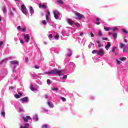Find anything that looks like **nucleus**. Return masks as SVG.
<instances>
[{
    "instance_id": "obj_1",
    "label": "nucleus",
    "mask_w": 128,
    "mask_h": 128,
    "mask_svg": "<svg viewBox=\"0 0 128 128\" xmlns=\"http://www.w3.org/2000/svg\"><path fill=\"white\" fill-rule=\"evenodd\" d=\"M46 74H54V76H62V71H60L58 70H52L50 72H46Z\"/></svg>"
},
{
    "instance_id": "obj_2",
    "label": "nucleus",
    "mask_w": 128,
    "mask_h": 128,
    "mask_svg": "<svg viewBox=\"0 0 128 128\" xmlns=\"http://www.w3.org/2000/svg\"><path fill=\"white\" fill-rule=\"evenodd\" d=\"M54 14L56 20H58L60 18V14L58 11H56V10L54 11Z\"/></svg>"
},
{
    "instance_id": "obj_3",
    "label": "nucleus",
    "mask_w": 128,
    "mask_h": 128,
    "mask_svg": "<svg viewBox=\"0 0 128 128\" xmlns=\"http://www.w3.org/2000/svg\"><path fill=\"white\" fill-rule=\"evenodd\" d=\"M24 38L26 40V42H30V34H24Z\"/></svg>"
},
{
    "instance_id": "obj_4",
    "label": "nucleus",
    "mask_w": 128,
    "mask_h": 128,
    "mask_svg": "<svg viewBox=\"0 0 128 128\" xmlns=\"http://www.w3.org/2000/svg\"><path fill=\"white\" fill-rule=\"evenodd\" d=\"M22 120L25 122H28V120H32V118L30 116H28L26 117H22Z\"/></svg>"
},
{
    "instance_id": "obj_5",
    "label": "nucleus",
    "mask_w": 128,
    "mask_h": 128,
    "mask_svg": "<svg viewBox=\"0 0 128 128\" xmlns=\"http://www.w3.org/2000/svg\"><path fill=\"white\" fill-rule=\"evenodd\" d=\"M22 12L24 14H26V16H28V12L26 11V7L24 5H22Z\"/></svg>"
},
{
    "instance_id": "obj_6",
    "label": "nucleus",
    "mask_w": 128,
    "mask_h": 128,
    "mask_svg": "<svg viewBox=\"0 0 128 128\" xmlns=\"http://www.w3.org/2000/svg\"><path fill=\"white\" fill-rule=\"evenodd\" d=\"M98 56H103L104 54V49H100L98 52Z\"/></svg>"
},
{
    "instance_id": "obj_7",
    "label": "nucleus",
    "mask_w": 128,
    "mask_h": 128,
    "mask_svg": "<svg viewBox=\"0 0 128 128\" xmlns=\"http://www.w3.org/2000/svg\"><path fill=\"white\" fill-rule=\"evenodd\" d=\"M76 16L78 17V20H82V18H84V16L77 12L76 14Z\"/></svg>"
},
{
    "instance_id": "obj_8",
    "label": "nucleus",
    "mask_w": 128,
    "mask_h": 128,
    "mask_svg": "<svg viewBox=\"0 0 128 128\" xmlns=\"http://www.w3.org/2000/svg\"><path fill=\"white\" fill-rule=\"evenodd\" d=\"M120 48H122V50H126V46L123 43H120Z\"/></svg>"
},
{
    "instance_id": "obj_9",
    "label": "nucleus",
    "mask_w": 128,
    "mask_h": 128,
    "mask_svg": "<svg viewBox=\"0 0 128 128\" xmlns=\"http://www.w3.org/2000/svg\"><path fill=\"white\" fill-rule=\"evenodd\" d=\"M39 8H44V10H46V8H48V7H46V4L42 5V4H40L39 5Z\"/></svg>"
},
{
    "instance_id": "obj_10",
    "label": "nucleus",
    "mask_w": 128,
    "mask_h": 128,
    "mask_svg": "<svg viewBox=\"0 0 128 128\" xmlns=\"http://www.w3.org/2000/svg\"><path fill=\"white\" fill-rule=\"evenodd\" d=\"M20 102H28V98L25 97L24 98H22L20 100Z\"/></svg>"
},
{
    "instance_id": "obj_11",
    "label": "nucleus",
    "mask_w": 128,
    "mask_h": 128,
    "mask_svg": "<svg viewBox=\"0 0 128 128\" xmlns=\"http://www.w3.org/2000/svg\"><path fill=\"white\" fill-rule=\"evenodd\" d=\"M22 96V93H18V94L14 95V98H20Z\"/></svg>"
},
{
    "instance_id": "obj_12",
    "label": "nucleus",
    "mask_w": 128,
    "mask_h": 128,
    "mask_svg": "<svg viewBox=\"0 0 128 128\" xmlns=\"http://www.w3.org/2000/svg\"><path fill=\"white\" fill-rule=\"evenodd\" d=\"M10 64L14 66H16V64H18V62L17 60L11 61L10 62Z\"/></svg>"
},
{
    "instance_id": "obj_13",
    "label": "nucleus",
    "mask_w": 128,
    "mask_h": 128,
    "mask_svg": "<svg viewBox=\"0 0 128 128\" xmlns=\"http://www.w3.org/2000/svg\"><path fill=\"white\" fill-rule=\"evenodd\" d=\"M30 128V124H23V126H20V128Z\"/></svg>"
},
{
    "instance_id": "obj_14",
    "label": "nucleus",
    "mask_w": 128,
    "mask_h": 128,
    "mask_svg": "<svg viewBox=\"0 0 128 128\" xmlns=\"http://www.w3.org/2000/svg\"><path fill=\"white\" fill-rule=\"evenodd\" d=\"M68 24L70 25V26H72V24H74V21H72V19H69L68 20Z\"/></svg>"
},
{
    "instance_id": "obj_15",
    "label": "nucleus",
    "mask_w": 128,
    "mask_h": 128,
    "mask_svg": "<svg viewBox=\"0 0 128 128\" xmlns=\"http://www.w3.org/2000/svg\"><path fill=\"white\" fill-rule=\"evenodd\" d=\"M112 46V44L110 42L108 43L107 46H106L105 48L106 50H109V48Z\"/></svg>"
},
{
    "instance_id": "obj_16",
    "label": "nucleus",
    "mask_w": 128,
    "mask_h": 128,
    "mask_svg": "<svg viewBox=\"0 0 128 128\" xmlns=\"http://www.w3.org/2000/svg\"><path fill=\"white\" fill-rule=\"evenodd\" d=\"M30 90L32 92H38V89L34 88V86H32L30 87Z\"/></svg>"
},
{
    "instance_id": "obj_17",
    "label": "nucleus",
    "mask_w": 128,
    "mask_h": 128,
    "mask_svg": "<svg viewBox=\"0 0 128 128\" xmlns=\"http://www.w3.org/2000/svg\"><path fill=\"white\" fill-rule=\"evenodd\" d=\"M100 20L99 19V18H96V22H97L96 24H97V26H100Z\"/></svg>"
},
{
    "instance_id": "obj_18",
    "label": "nucleus",
    "mask_w": 128,
    "mask_h": 128,
    "mask_svg": "<svg viewBox=\"0 0 128 128\" xmlns=\"http://www.w3.org/2000/svg\"><path fill=\"white\" fill-rule=\"evenodd\" d=\"M69 52V54H68L67 56L70 57L72 56V50H68Z\"/></svg>"
},
{
    "instance_id": "obj_19",
    "label": "nucleus",
    "mask_w": 128,
    "mask_h": 128,
    "mask_svg": "<svg viewBox=\"0 0 128 128\" xmlns=\"http://www.w3.org/2000/svg\"><path fill=\"white\" fill-rule=\"evenodd\" d=\"M58 4H64V1L62 0H58Z\"/></svg>"
},
{
    "instance_id": "obj_20",
    "label": "nucleus",
    "mask_w": 128,
    "mask_h": 128,
    "mask_svg": "<svg viewBox=\"0 0 128 128\" xmlns=\"http://www.w3.org/2000/svg\"><path fill=\"white\" fill-rule=\"evenodd\" d=\"M122 32H124V34H128V31H126V30L122 29Z\"/></svg>"
},
{
    "instance_id": "obj_21",
    "label": "nucleus",
    "mask_w": 128,
    "mask_h": 128,
    "mask_svg": "<svg viewBox=\"0 0 128 128\" xmlns=\"http://www.w3.org/2000/svg\"><path fill=\"white\" fill-rule=\"evenodd\" d=\"M113 38H114L115 40H116V38H118V34H113Z\"/></svg>"
},
{
    "instance_id": "obj_22",
    "label": "nucleus",
    "mask_w": 128,
    "mask_h": 128,
    "mask_svg": "<svg viewBox=\"0 0 128 128\" xmlns=\"http://www.w3.org/2000/svg\"><path fill=\"white\" fill-rule=\"evenodd\" d=\"M30 12H31V14H34V8H32V6L30 7Z\"/></svg>"
},
{
    "instance_id": "obj_23",
    "label": "nucleus",
    "mask_w": 128,
    "mask_h": 128,
    "mask_svg": "<svg viewBox=\"0 0 128 128\" xmlns=\"http://www.w3.org/2000/svg\"><path fill=\"white\" fill-rule=\"evenodd\" d=\"M116 46H114L112 50V52L114 53L116 52Z\"/></svg>"
},
{
    "instance_id": "obj_24",
    "label": "nucleus",
    "mask_w": 128,
    "mask_h": 128,
    "mask_svg": "<svg viewBox=\"0 0 128 128\" xmlns=\"http://www.w3.org/2000/svg\"><path fill=\"white\" fill-rule=\"evenodd\" d=\"M120 60H122V62L126 60V57H123V58H120Z\"/></svg>"
},
{
    "instance_id": "obj_25",
    "label": "nucleus",
    "mask_w": 128,
    "mask_h": 128,
    "mask_svg": "<svg viewBox=\"0 0 128 128\" xmlns=\"http://www.w3.org/2000/svg\"><path fill=\"white\" fill-rule=\"evenodd\" d=\"M98 51L96 50H94L92 51V53L93 54H98Z\"/></svg>"
},
{
    "instance_id": "obj_26",
    "label": "nucleus",
    "mask_w": 128,
    "mask_h": 128,
    "mask_svg": "<svg viewBox=\"0 0 128 128\" xmlns=\"http://www.w3.org/2000/svg\"><path fill=\"white\" fill-rule=\"evenodd\" d=\"M60 99L62 100V102H66V98H64L61 97Z\"/></svg>"
},
{
    "instance_id": "obj_27",
    "label": "nucleus",
    "mask_w": 128,
    "mask_h": 128,
    "mask_svg": "<svg viewBox=\"0 0 128 128\" xmlns=\"http://www.w3.org/2000/svg\"><path fill=\"white\" fill-rule=\"evenodd\" d=\"M4 45V42L1 41L0 42V49L2 48V46Z\"/></svg>"
},
{
    "instance_id": "obj_28",
    "label": "nucleus",
    "mask_w": 128,
    "mask_h": 128,
    "mask_svg": "<svg viewBox=\"0 0 128 128\" xmlns=\"http://www.w3.org/2000/svg\"><path fill=\"white\" fill-rule=\"evenodd\" d=\"M38 115L36 116V118H35V120L36 122H38Z\"/></svg>"
},
{
    "instance_id": "obj_29",
    "label": "nucleus",
    "mask_w": 128,
    "mask_h": 128,
    "mask_svg": "<svg viewBox=\"0 0 128 128\" xmlns=\"http://www.w3.org/2000/svg\"><path fill=\"white\" fill-rule=\"evenodd\" d=\"M104 28L106 32H108L110 30V28Z\"/></svg>"
},
{
    "instance_id": "obj_30",
    "label": "nucleus",
    "mask_w": 128,
    "mask_h": 128,
    "mask_svg": "<svg viewBox=\"0 0 128 128\" xmlns=\"http://www.w3.org/2000/svg\"><path fill=\"white\" fill-rule=\"evenodd\" d=\"M48 106L50 107V108H54V105L52 104H50V102H48Z\"/></svg>"
},
{
    "instance_id": "obj_31",
    "label": "nucleus",
    "mask_w": 128,
    "mask_h": 128,
    "mask_svg": "<svg viewBox=\"0 0 128 128\" xmlns=\"http://www.w3.org/2000/svg\"><path fill=\"white\" fill-rule=\"evenodd\" d=\"M52 90L54 92H58V88H54L52 89Z\"/></svg>"
},
{
    "instance_id": "obj_32",
    "label": "nucleus",
    "mask_w": 128,
    "mask_h": 128,
    "mask_svg": "<svg viewBox=\"0 0 128 128\" xmlns=\"http://www.w3.org/2000/svg\"><path fill=\"white\" fill-rule=\"evenodd\" d=\"M2 116H4V118H6V112H2Z\"/></svg>"
},
{
    "instance_id": "obj_33",
    "label": "nucleus",
    "mask_w": 128,
    "mask_h": 128,
    "mask_svg": "<svg viewBox=\"0 0 128 128\" xmlns=\"http://www.w3.org/2000/svg\"><path fill=\"white\" fill-rule=\"evenodd\" d=\"M3 12H4V14H6V7H4Z\"/></svg>"
},
{
    "instance_id": "obj_34",
    "label": "nucleus",
    "mask_w": 128,
    "mask_h": 128,
    "mask_svg": "<svg viewBox=\"0 0 128 128\" xmlns=\"http://www.w3.org/2000/svg\"><path fill=\"white\" fill-rule=\"evenodd\" d=\"M59 38H60V36H59V35L56 34V35L55 36V38H56V40H58Z\"/></svg>"
},
{
    "instance_id": "obj_35",
    "label": "nucleus",
    "mask_w": 128,
    "mask_h": 128,
    "mask_svg": "<svg viewBox=\"0 0 128 128\" xmlns=\"http://www.w3.org/2000/svg\"><path fill=\"white\" fill-rule=\"evenodd\" d=\"M102 40H106L108 41V39L106 37H104L102 38Z\"/></svg>"
},
{
    "instance_id": "obj_36",
    "label": "nucleus",
    "mask_w": 128,
    "mask_h": 128,
    "mask_svg": "<svg viewBox=\"0 0 128 128\" xmlns=\"http://www.w3.org/2000/svg\"><path fill=\"white\" fill-rule=\"evenodd\" d=\"M68 78V76L66 75H65L63 76L62 80H66Z\"/></svg>"
},
{
    "instance_id": "obj_37",
    "label": "nucleus",
    "mask_w": 128,
    "mask_h": 128,
    "mask_svg": "<svg viewBox=\"0 0 128 128\" xmlns=\"http://www.w3.org/2000/svg\"><path fill=\"white\" fill-rule=\"evenodd\" d=\"M47 84H52V82H50V80H47Z\"/></svg>"
},
{
    "instance_id": "obj_38",
    "label": "nucleus",
    "mask_w": 128,
    "mask_h": 128,
    "mask_svg": "<svg viewBox=\"0 0 128 128\" xmlns=\"http://www.w3.org/2000/svg\"><path fill=\"white\" fill-rule=\"evenodd\" d=\"M48 38L50 40H52V34H50L48 36Z\"/></svg>"
},
{
    "instance_id": "obj_39",
    "label": "nucleus",
    "mask_w": 128,
    "mask_h": 128,
    "mask_svg": "<svg viewBox=\"0 0 128 128\" xmlns=\"http://www.w3.org/2000/svg\"><path fill=\"white\" fill-rule=\"evenodd\" d=\"M42 24H44V26H46V21L44 20L42 22Z\"/></svg>"
},
{
    "instance_id": "obj_40",
    "label": "nucleus",
    "mask_w": 128,
    "mask_h": 128,
    "mask_svg": "<svg viewBox=\"0 0 128 128\" xmlns=\"http://www.w3.org/2000/svg\"><path fill=\"white\" fill-rule=\"evenodd\" d=\"M6 59L2 60L1 62H0V64H4V62H6Z\"/></svg>"
},
{
    "instance_id": "obj_41",
    "label": "nucleus",
    "mask_w": 128,
    "mask_h": 128,
    "mask_svg": "<svg viewBox=\"0 0 128 128\" xmlns=\"http://www.w3.org/2000/svg\"><path fill=\"white\" fill-rule=\"evenodd\" d=\"M117 60V64H122V62L118 60Z\"/></svg>"
},
{
    "instance_id": "obj_42",
    "label": "nucleus",
    "mask_w": 128,
    "mask_h": 128,
    "mask_svg": "<svg viewBox=\"0 0 128 128\" xmlns=\"http://www.w3.org/2000/svg\"><path fill=\"white\" fill-rule=\"evenodd\" d=\"M42 128H48V125H44Z\"/></svg>"
},
{
    "instance_id": "obj_43",
    "label": "nucleus",
    "mask_w": 128,
    "mask_h": 128,
    "mask_svg": "<svg viewBox=\"0 0 128 128\" xmlns=\"http://www.w3.org/2000/svg\"><path fill=\"white\" fill-rule=\"evenodd\" d=\"M98 34L100 36H102V33L101 31L99 32Z\"/></svg>"
},
{
    "instance_id": "obj_44",
    "label": "nucleus",
    "mask_w": 128,
    "mask_h": 128,
    "mask_svg": "<svg viewBox=\"0 0 128 128\" xmlns=\"http://www.w3.org/2000/svg\"><path fill=\"white\" fill-rule=\"evenodd\" d=\"M50 20V16H46V20Z\"/></svg>"
},
{
    "instance_id": "obj_45",
    "label": "nucleus",
    "mask_w": 128,
    "mask_h": 128,
    "mask_svg": "<svg viewBox=\"0 0 128 128\" xmlns=\"http://www.w3.org/2000/svg\"><path fill=\"white\" fill-rule=\"evenodd\" d=\"M20 42L22 44H24V40H22L21 38H20Z\"/></svg>"
},
{
    "instance_id": "obj_46",
    "label": "nucleus",
    "mask_w": 128,
    "mask_h": 128,
    "mask_svg": "<svg viewBox=\"0 0 128 128\" xmlns=\"http://www.w3.org/2000/svg\"><path fill=\"white\" fill-rule=\"evenodd\" d=\"M46 16H50V11H48V14Z\"/></svg>"
},
{
    "instance_id": "obj_47",
    "label": "nucleus",
    "mask_w": 128,
    "mask_h": 128,
    "mask_svg": "<svg viewBox=\"0 0 128 128\" xmlns=\"http://www.w3.org/2000/svg\"><path fill=\"white\" fill-rule=\"evenodd\" d=\"M18 30H22V27L20 26H18Z\"/></svg>"
},
{
    "instance_id": "obj_48",
    "label": "nucleus",
    "mask_w": 128,
    "mask_h": 128,
    "mask_svg": "<svg viewBox=\"0 0 128 128\" xmlns=\"http://www.w3.org/2000/svg\"><path fill=\"white\" fill-rule=\"evenodd\" d=\"M90 36L92 38H94V34L92 32L90 33Z\"/></svg>"
},
{
    "instance_id": "obj_49",
    "label": "nucleus",
    "mask_w": 128,
    "mask_h": 128,
    "mask_svg": "<svg viewBox=\"0 0 128 128\" xmlns=\"http://www.w3.org/2000/svg\"><path fill=\"white\" fill-rule=\"evenodd\" d=\"M116 30H118V28H114V29H113V32H116Z\"/></svg>"
},
{
    "instance_id": "obj_50",
    "label": "nucleus",
    "mask_w": 128,
    "mask_h": 128,
    "mask_svg": "<svg viewBox=\"0 0 128 128\" xmlns=\"http://www.w3.org/2000/svg\"><path fill=\"white\" fill-rule=\"evenodd\" d=\"M16 66L14 67V68L13 69V71H12L13 72H16Z\"/></svg>"
},
{
    "instance_id": "obj_51",
    "label": "nucleus",
    "mask_w": 128,
    "mask_h": 128,
    "mask_svg": "<svg viewBox=\"0 0 128 128\" xmlns=\"http://www.w3.org/2000/svg\"><path fill=\"white\" fill-rule=\"evenodd\" d=\"M98 48H102V45L101 44H99L98 46Z\"/></svg>"
},
{
    "instance_id": "obj_52",
    "label": "nucleus",
    "mask_w": 128,
    "mask_h": 128,
    "mask_svg": "<svg viewBox=\"0 0 128 128\" xmlns=\"http://www.w3.org/2000/svg\"><path fill=\"white\" fill-rule=\"evenodd\" d=\"M44 98H48V94H46L44 96Z\"/></svg>"
},
{
    "instance_id": "obj_53",
    "label": "nucleus",
    "mask_w": 128,
    "mask_h": 128,
    "mask_svg": "<svg viewBox=\"0 0 128 128\" xmlns=\"http://www.w3.org/2000/svg\"><path fill=\"white\" fill-rule=\"evenodd\" d=\"M26 28H24L22 30V32H26Z\"/></svg>"
},
{
    "instance_id": "obj_54",
    "label": "nucleus",
    "mask_w": 128,
    "mask_h": 128,
    "mask_svg": "<svg viewBox=\"0 0 128 128\" xmlns=\"http://www.w3.org/2000/svg\"><path fill=\"white\" fill-rule=\"evenodd\" d=\"M10 16H14V12H10Z\"/></svg>"
},
{
    "instance_id": "obj_55",
    "label": "nucleus",
    "mask_w": 128,
    "mask_h": 128,
    "mask_svg": "<svg viewBox=\"0 0 128 128\" xmlns=\"http://www.w3.org/2000/svg\"><path fill=\"white\" fill-rule=\"evenodd\" d=\"M128 40H126V39L124 40V42H125L126 44H128Z\"/></svg>"
},
{
    "instance_id": "obj_56",
    "label": "nucleus",
    "mask_w": 128,
    "mask_h": 128,
    "mask_svg": "<svg viewBox=\"0 0 128 128\" xmlns=\"http://www.w3.org/2000/svg\"><path fill=\"white\" fill-rule=\"evenodd\" d=\"M84 32H82V33L80 34V36H84Z\"/></svg>"
},
{
    "instance_id": "obj_57",
    "label": "nucleus",
    "mask_w": 128,
    "mask_h": 128,
    "mask_svg": "<svg viewBox=\"0 0 128 128\" xmlns=\"http://www.w3.org/2000/svg\"><path fill=\"white\" fill-rule=\"evenodd\" d=\"M34 68H36V70H38V68H40L38 66H35Z\"/></svg>"
},
{
    "instance_id": "obj_58",
    "label": "nucleus",
    "mask_w": 128,
    "mask_h": 128,
    "mask_svg": "<svg viewBox=\"0 0 128 128\" xmlns=\"http://www.w3.org/2000/svg\"><path fill=\"white\" fill-rule=\"evenodd\" d=\"M76 26H78V27L80 26V25L78 23L76 24Z\"/></svg>"
},
{
    "instance_id": "obj_59",
    "label": "nucleus",
    "mask_w": 128,
    "mask_h": 128,
    "mask_svg": "<svg viewBox=\"0 0 128 128\" xmlns=\"http://www.w3.org/2000/svg\"><path fill=\"white\" fill-rule=\"evenodd\" d=\"M124 50H123V52H126V49H123Z\"/></svg>"
},
{
    "instance_id": "obj_60",
    "label": "nucleus",
    "mask_w": 128,
    "mask_h": 128,
    "mask_svg": "<svg viewBox=\"0 0 128 128\" xmlns=\"http://www.w3.org/2000/svg\"><path fill=\"white\" fill-rule=\"evenodd\" d=\"M97 44H100V41L98 40L97 42Z\"/></svg>"
},
{
    "instance_id": "obj_61",
    "label": "nucleus",
    "mask_w": 128,
    "mask_h": 128,
    "mask_svg": "<svg viewBox=\"0 0 128 128\" xmlns=\"http://www.w3.org/2000/svg\"><path fill=\"white\" fill-rule=\"evenodd\" d=\"M26 60L27 62H28V58H26Z\"/></svg>"
},
{
    "instance_id": "obj_62",
    "label": "nucleus",
    "mask_w": 128,
    "mask_h": 128,
    "mask_svg": "<svg viewBox=\"0 0 128 128\" xmlns=\"http://www.w3.org/2000/svg\"><path fill=\"white\" fill-rule=\"evenodd\" d=\"M109 35H110V36H112V33H110V32L109 33Z\"/></svg>"
},
{
    "instance_id": "obj_63",
    "label": "nucleus",
    "mask_w": 128,
    "mask_h": 128,
    "mask_svg": "<svg viewBox=\"0 0 128 128\" xmlns=\"http://www.w3.org/2000/svg\"><path fill=\"white\" fill-rule=\"evenodd\" d=\"M2 20V18H0V22Z\"/></svg>"
},
{
    "instance_id": "obj_64",
    "label": "nucleus",
    "mask_w": 128,
    "mask_h": 128,
    "mask_svg": "<svg viewBox=\"0 0 128 128\" xmlns=\"http://www.w3.org/2000/svg\"><path fill=\"white\" fill-rule=\"evenodd\" d=\"M14 10H16V9H15V8L14 9Z\"/></svg>"
}]
</instances>
